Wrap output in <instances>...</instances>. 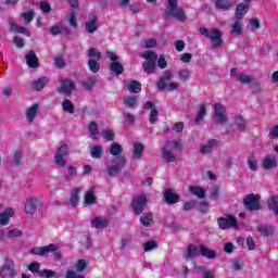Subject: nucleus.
I'll return each mask as SVG.
<instances>
[{
  "instance_id": "nucleus-9",
  "label": "nucleus",
  "mask_w": 278,
  "mask_h": 278,
  "mask_svg": "<svg viewBox=\"0 0 278 278\" xmlns=\"http://www.w3.org/2000/svg\"><path fill=\"white\" fill-rule=\"evenodd\" d=\"M217 225L219 229L227 230V229H238V219L235 218L233 215L228 214L226 217H218Z\"/></svg>"
},
{
  "instance_id": "nucleus-52",
  "label": "nucleus",
  "mask_w": 278,
  "mask_h": 278,
  "mask_svg": "<svg viewBox=\"0 0 278 278\" xmlns=\"http://www.w3.org/2000/svg\"><path fill=\"white\" fill-rule=\"evenodd\" d=\"M13 164L15 166H23V153L21 151H15L13 154Z\"/></svg>"
},
{
  "instance_id": "nucleus-20",
  "label": "nucleus",
  "mask_w": 278,
  "mask_h": 278,
  "mask_svg": "<svg viewBox=\"0 0 278 278\" xmlns=\"http://www.w3.org/2000/svg\"><path fill=\"white\" fill-rule=\"evenodd\" d=\"M263 168L270 170V168H277V156L275 154H267L263 159Z\"/></svg>"
},
{
  "instance_id": "nucleus-18",
  "label": "nucleus",
  "mask_w": 278,
  "mask_h": 278,
  "mask_svg": "<svg viewBox=\"0 0 278 278\" xmlns=\"http://www.w3.org/2000/svg\"><path fill=\"white\" fill-rule=\"evenodd\" d=\"M110 225V220L103 216H96L91 219L92 229H105Z\"/></svg>"
},
{
  "instance_id": "nucleus-49",
  "label": "nucleus",
  "mask_w": 278,
  "mask_h": 278,
  "mask_svg": "<svg viewBox=\"0 0 278 278\" xmlns=\"http://www.w3.org/2000/svg\"><path fill=\"white\" fill-rule=\"evenodd\" d=\"M21 17L24 20L25 25H29L34 21V10L22 13Z\"/></svg>"
},
{
  "instance_id": "nucleus-14",
  "label": "nucleus",
  "mask_w": 278,
  "mask_h": 278,
  "mask_svg": "<svg viewBox=\"0 0 278 278\" xmlns=\"http://www.w3.org/2000/svg\"><path fill=\"white\" fill-rule=\"evenodd\" d=\"M14 262H5L0 269V278H14Z\"/></svg>"
},
{
  "instance_id": "nucleus-12",
  "label": "nucleus",
  "mask_w": 278,
  "mask_h": 278,
  "mask_svg": "<svg viewBox=\"0 0 278 278\" xmlns=\"http://www.w3.org/2000/svg\"><path fill=\"white\" fill-rule=\"evenodd\" d=\"M214 110V116H215V123L218 125H227L228 119H227V109L222 103H215L213 105Z\"/></svg>"
},
{
  "instance_id": "nucleus-51",
  "label": "nucleus",
  "mask_w": 278,
  "mask_h": 278,
  "mask_svg": "<svg viewBox=\"0 0 278 278\" xmlns=\"http://www.w3.org/2000/svg\"><path fill=\"white\" fill-rule=\"evenodd\" d=\"M220 198V188L218 186H213L210 193V199L212 201H218Z\"/></svg>"
},
{
  "instance_id": "nucleus-30",
  "label": "nucleus",
  "mask_w": 278,
  "mask_h": 278,
  "mask_svg": "<svg viewBox=\"0 0 278 278\" xmlns=\"http://www.w3.org/2000/svg\"><path fill=\"white\" fill-rule=\"evenodd\" d=\"M127 90L131 92L132 94H139V92H142V84L138 80H131L127 86Z\"/></svg>"
},
{
  "instance_id": "nucleus-36",
  "label": "nucleus",
  "mask_w": 278,
  "mask_h": 278,
  "mask_svg": "<svg viewBox=\"0 0 278 278\" xmlns=\"http://www.w3.org/2000/svg\"><path fill=\"white\" fill-rule=\"evenodd\" d=\"M110 71L114 73V75H123V73H125V67L121 62L116 61L110 64Z\"/></svg>"
},
{
  "instance_id": "nucleus-10",
  "label": "nucleus",
  "mask_w": 278,
  "mask_h": 278,
  "mask_svg": "<svg viewBox=\"0 0 278 278\" xmlns=\"http://www.w3.org/2000/svg\"><path fill=\"white\" fill-rule=\"evenodd\" d=\"M76 88L77 86L73 79L63 78L61 80V86L56 88V92H59V94H64L65 97H71Z\"/></svg>"
},
{
  "instance_id": "nucleus-16",
  "label": "nucleus",
  "mask_w": 278,
  "mask_h": 278,
  "mask_svg": "<svg viewBox=\"0 0 278 278\" xmlns=\"http://www.w3.org/2000/svg\"><path fill=\"white\" fill-rule=\"evenodd\" d=\"M163 197L167 205H175V203H179V194L173 192V189L170 188L164 190Z\"/></svg>"
},
{
  "instance_id": "nucleus-45",
  "label": "nucleus",
  "mask_w": 278,
  "mask_h": 278,
  "mask_svg": "<svg viewBox=\"0 0 278 278\" xmlns=\"http://www.w3.org/2000/svg\"><path fill=\"white\" fill-rule=\"evenodd\" d=\"M87 64L91 73H99L101 71V64L94 59H89Z\"/></svg>"
},
{
  "instance_id": "nucleus-17",
  "label": "nucleus",
  "mask_w": 278,
  "mask_h": 278,
  "mask_svg": "<svg viewBox=\"0 0 278 278\" xmlns=\"http://www.w3.org/2000/svg\"><path fill=\"white\" fill-rule=\"evenodd\" d=\"M26 64L29 68H38L40 66V62L38 61V56L36 55V51L29 50L25 55Z\"/></svg>"
},
{
  "instance_id": "nucleus-19",
  "label": "nucleus",
  "mask_w": 278,
  "mask_h": 278,
  "mask_svg": "<svg viewBox=\"0 0 278 278\" xmlns=\"http://www.w3.org/2000/svg\"><path fill=\"white\" fill-rule=\"evenodd\" d=\"M162 157H163L164 162H166L167 164H173V163L177 162V155H175L173 153V149L169 148L168 146H165L162 149Z\"/></svg>"
},
{
  "instance_id": "nucleus-2",
  "label": "nucleus",
  "mask_w": 278,
  "mask_h": 278,
  "mask_svg": "<svg viewBox=\"0 0 278 278\" xmlns=\"http://www.w3.org/2000/svg\"><path fill=\"white\" fill-rule=\"evenodd\" d=\"M199 31L202 36H205V38L211 40V47L213 49H218V47L225 45V41L223 40V30L220 28L207 29L205 27H200Z\"/></svg>"
},
{
  "instance_id": "nucleus-58",
  "label": "nucleus",
  "mask_w": 278,
  "mask_h": 278,
  "mask_svg": "<svg viewBox=\"0 0 278 278\" xmlns=\"http://www.w3.org/2000/svg\"><path fill=\"white\" fill-rule=\"evenodd\" d=\"M165 146L168 147L169 149H181V140H172V141H166Z\"/></svg>"
},
{
  "instance_id": "nucleus-54",
  "label": "nucleus",
  "mask_w": 278,
  "mask_h": 278,
  "mask_svg": "<svg viewBox=\"0 0 278 278\" xmlns=\"http://www.w3.org/2000/svg\"><path fill=\"white\" fill-rule=\"evenodd\" d=\"M75 268L77 273H84V270L88 268V263L86 262V260L80 258L77 261Z\"/></svg>"
},
{
  "instance_id": "nucleus-62",
  "label": "nucleus",
  "mask_w": 278,
  "mask_h": 278,
  "mask_svg": "<svg viewBox=\"0 0 278 278\" xmlns=\"http://www.w3.org/2000/svg\"><path fill=\"white\" fill-rule=\"evenodd\" d=\"M102 136H103V138H105L108 140V142H112V140H114V131L113 130L104 129L102 131Z\"/></svg>"
},
{
  "instance_id": "nucleus-28",
  "label": "nucleus",
  "mask_w": 278,
  "mask_h": 278,
  "mask_svg": "<svg viewBox=\"0 0 278 278\" xmlns=\"http://www.w3.org/2000/svg\"><path fill=\"white\" fill-rule=\"evenodd\" d=\"M139 223L143 225V227H151L153 225V213L147 212L141 215L139 218Z\"/></svg>"
},
{
  "instance_id": "nucleus-61",
  "label": "nucleus",
  "mask_w": 278,
  "mask_h": 278,
  "mask_svg": "<svg viewBox=\"0 0 278 278\" xmlns=\"http://www.w3.org/2000/svg\"><path fill=\"white\" fill-rule=\"evenodd\" d=\"M38 275L40 277L51 278V277H55V271H53L51 269H42V270L38 271Z\"/></svg>"
},
{
  "instance_id": "nucleus-44",
  "label": "nucleus",
  "mask_w": 278,
  "mask_h": 278,
  "mask_svg": "<svg viewBox=\"0 0 278 278\" xmlns=\"http://www.w3.org/2000/svg\"><path fill=\"white\" fill-rule=\"evenodd\" d=\"M125 108H136L138 105V97L129 96L124 99Z\"/></svg>"
},
{
  "instance_id": "nucleus-3",
  "label": "nucleus",
  "mask_w": 278,
  "mask_h": 278,
  "mask_svg": "<svg viewBox=\"0 0 278 278\" xmlns=\"http://www.w3.org/2000/svg\"><path fill=\"white\" fill-rule=\"evenodd\" d=\"M29 253L31 255H39L40 257H45L46 255H49V253H53V257L56 262L62 260V251H60V248L54 243H50L46 247H35L29 251Z\"/></svg>"
},
{
  "instance_id": "nucleus-48",
  "label": "nucleus",
  "mask_w": 278,
  "mask_h": 278,
  "mask_svg": "<svg viewBox=\"0 0 278 278\" xmlns=\"http://www.w3.org/2000/svg\"><path fill=\"white\" fill-rule=\"evenodd\" d=\"M205 114H207V110L205 109V105H201L199 109L198 116L194 119L195 125H200L201 121L205 118Z\"/></svg>"
},
{
  "instance_id": "nucleus-29",
  "label": "nucleus",
  "mask_w": 278,
  "mask_h": 278,
  "mask_svg": "<svg viewBox=\"0 0 278 278\" xmlns=\"http://www.w3.org/2000/svg\"><path fill=\"white\" fill-rule=\"evenodd\" d=\"M215 8L216 10H223V12H228V10H231V8H233V3H231V1L229 0H216Z\"/></svg>"
},
{
  "instance_id": "nucleus-27",
  "label": "nucleus",
  "mask_w": 278,
  "mask_h": 278,
  "mask_svg": "<svg viewBox=\"0 0 278 278\" xmlns=\"http://www.w3.org/2000/svg\"><path fill=\"white\" fill-rule=\"evenodd\" d=\"M142 155H144V144L140 142L134 143L132 160H142Z\"/></svg>"
},
{
  "instance_id": "nucleus-7",
  "label": "nucleus",
  "mask_w": 278,
  "mask_h": 278,
  "mask_svg": "<svg viewBox=\"0 0 278 278\" xmlns=\"http://www.w3.org/2000/svg\"><path fill=\"white\" fill-rule=\"evenodd\" d=\"M147 203H149V199L147 194H139L137 198L132 199L131 207L136 216H140L142 212H144V207H147Z\"/></svg>"
},
{
  "instance_id": "nucleus-32",
  "label": "nucleus",
  "mask_w": 278,
  "mask_h": 278,
  "mask_svg": "<svg viewBox=\"0 0 278 278\" xmlns=\"http://www.w3.org/2000/svg\"><path fill=\"white\" fill-rule=\"evenodd\" d=\"M197 251H198V248L194 244H189L187 247V251L185 253V257L187 262H192L194 257H197Z\"/></svg>"
},
{
  "instance_id": "nucleus-35",
  "label": "nucleus",
  "mask_w": 278,
  "mask_h": 278,
  "mask_svg": "<svg viewBox=\"0 0 278 278\" xmlns=\"http://www.w3.org/2000/svg\"><path fill=\"white\" fill-rule=\"evenodd\" d=\"M244 26V23H242V20L235 18V22L232 24V28L230 30L231 34H235V36L242 35V27Z\"/></svg>"
},
{
  "instance_id": "nucleus-4",
  "label": "nucleus",
  "mask_w": 278,
  "mask_h": 278,
  "mask_svg": "<svg viewBox=\"0 0 278 278\" xmlns=\"http://www.w3.org/2000/svg\"><path fill=\"white\" fill-rule=\"evenodd\" d=\"M173 79V74L170 72H165L161 77L157 78L155 81L156 88L160 92H163V90H168V92H173V90H177L179 88L178 83H168Z\"/></svg>"
},
{
  "instance_id": "nucleus-60",
  "label": "nucleus",
  "mask_w": 278,
  "mask_h": 278,
  "mask_svg": "<svg viewBox=\"0 0 278 278\" xmlns=\"http://www.w3.org/2000/svg\"><path fill=\"white\" fill-rule=\"evenodd\" d=\"M63 29H66L63 25H55L50 28V34H52V36H60Z\"/></svg>"
},
{
  "instance_id": "nucleus-42",
  "label": "nucleus",
  "mask_w": 278,
  "mask_h": 278,
  "mask_svg": "<svg viewBox=\"0 0 278 278\" xmlns=\"http://www.w3.org/2000/svg\"><path fill=\"white\" fill-rule=\"evenodd\" d=\"M109 153H111L113 156H118L122 155L123 153V147L119 146V143H111L110 148H109Z\"/></svg>"
},
{
  "instance_id": "nucleus-41",
  "label": "nucleus",
  "mask_w": 278,
  "mask_h": 278,
  "mask_svg": "<svg viewBox=\"0 0 278 278\" xmlns=\"http://www.w3.org/2000/svg\"><path fill=\"white\" fill-rule=\"evenodd\" d=\"M84 203L85 205H94V203H97V197L94 195V191H87V193L85 194Z\"/></svg>"
},
{
  "instance_id": "nucleus-13",
  "label": "nucleus",
  "mask_w": 278,
  "mask_h": 278,
  "mask_svg": "<svg viewBox=\"0 0 278 278\" xmlns=\"http://www.w3.org/2000/svg\"><path fill=\"white\" fill-rule=\"evenodd\" d=\"M37 207H42V201H40V199L36 197L26 199V204L24 206L26 214L34 216Z\"/></svg>"
},
{
  "instance_id": "nucleus-6",
  "label": "nucleus",
  "mask_w": 278,
  "mask_h": 278,
  "mask_svg": "<svg viewBox=\"0 0 278 278\" xmlns=\"http://www.w3.org/2000/svg\"><path fill=\"white\" fill-rule=\"evenodd\" d=\"M113 164L106 168V173L109 177H118L121 170L127 166V159L125 156H118L113 160Z\"/></svg>"
},
{
  "instance_id": "nucleus-25",
  "label": "nucleus",
  "mask_w": 278,
  "mask_h": 278,
  "mask_svg": "<svg viewBox=\"0 0 278 278\" xmlns=\"http://www.w3.org/2000/svg\"><path fill=\"white\" fill-rule=\"evenodd\" d=\"M38 108H40V104H38V102H36L26 110V118H27L28 123H30V124L34 123V118H36V116H38Z\"/></svg>"
},
{
  "instance_id": "nucleus-8",
  "label": "nucleus",
  "mask_w": 278,
  "mask_h": 278,
  "mask_svg": "<svg viewBox=\"0 0 278 278\" xmlns=\"http://www.w3.org/2000/svg\"><path fill=\"white\" fill-rule=\"evenodd\" d=\"M243 205L250 212H257V210H262V206L260 205V195L255 193L247 194L243 200Z\"/></svg>"
},
{
  "instance_id": "nucleus-15",
  "label": "nucleus",
  "mask_w": 278,
  "mask_h": 278,
  "mask_svg": "<svg viewBox=\"0 0 278 278\" xmlns=\"http://www.w3.org/2000/svg\"><path fill=\"white\" fill-rule=\"evenodd\" d=\"M98 18L97 13H91L89 21L85 24L87 34H94V31L99 29V22H97Z\"/></svg>"
},
{
  "instance_id": "nucleus-5",
  "label": "nucleus",
  "mask_w": 278,
  "mask_h": 278,
  "mask_svg": "<svg viewBox=\"0 0 278 278\" xmlns=\"http://www.w3.org/2000/svg\"><path fill=\"white\" fill-rule=\"evenodd\" d=\"M141 58L146 60L142 63V68L148 75H153V70L157 66V54L154 51L147 50L141 54Z\"/></svg>"
},
{
  "instance_id": "nucleus-22",
  "label": "nucleus",
  "mask_w": 278,
  "mask_h": 278,
  "mask_svg": "<svg viewBox=\"0 0 278 278\" xmlns=\"http://www.w3.org/2000/svg\"><path fill=\"white\" fill-rule=\"evenodd\" d=\"M218 144H220V141L218 139H210L207 143L201 147L200 152L204 155H207V153H212V150L216 149Z\"/></svg>"
},
{
  "instance_id": "nucleus-38",
  "label": "nucleus",
  "mask_w": 278,
  "mask_h": 278,
  "mask_svg": "<svg viewBox=\"0 0 278 278\" xmlns=\"http://www.w3.org/2000/svg\"><path fill=\"white\" fill-rule=\"evenodd\" d=\"M274 230L275 228H273V226L260 225L257 227V231L261 233V236H264V238H268V236H273Z\"/></svg>"
},
{
  "instance_id": "nucleus-57",
  "label": "nucleus",
  "mask_w": 278,
  "mask_h": 278,
  "mask_svg": "<svg viewBox=\"0 0 278 278\" xmlns=\"http://www.w3.org/2000/svg\"><path fill=\"white\" fill-rule=\"evenodd\" d=\"M94 78H87L86 80H84L81 83L83 88H85V90H92L94 88Z\"/></svg>"
},
{
  "instance_id": "nucleus-23",
  "label": "nucleus",
  "mask_w": 278,
  "mask_h": 278,
  "mask_svg": "<svg viewBox=\"0 0 278 278\" xmlns=\"http://www.w3.org/2000/svg\"><path fill=\"white\" fill-rule=\"evenodd\" d=\"M14 216V208L8 207L0 213V225H10L11 218Z\"/></svg>"
},
{
  "instance_id": "nucleus-47",
  "label": "nucleus",
  "mask_w": 278,
  "mask_h": 278,
  "mask_svg": "<svg viewBox=\"0 0 278 278\" xmlns=\"http://www.w3.org/2000/svg\"><path fill=\"white\" fill-rule=\"evenodd\" d=\"M248 166L250 170H257L260 166L257 165V159H255L254 154L248 156Z\"/></svg>"
},
{
  "instance_id": "nucleus-56",
  "label": "nucleus",
  "mask_w": 278,
  "mask_h": 278,
  "mask_svg": "<svg viewBox=\"0 0 278 278\" xmlns=\"http://www.w3.org/2000/svg\"><path fill=\"white\" fill-rule=\"evenodd\" d=\"M235 125H237L238 129H241V131H244V129H247V122H244V118L241 115L236 117Z\"/></svg>"
},
{
  "instance_id": "nucleus-40",
  "label": "nucleus",
  "mask_w": 278,
  "mask_h": 278,
  "mask_svg": "<svg viewBox=\"0 0 278 278\" xmlns=\"http://www.w3.org/2000/svg\"><path fill=\"white\" fill-rule=\"evenodd\" d=\"M88 129L92 140H97V136H99V126L97 125V122H89Z\"/></svg>"
},
{
  "instance_id": "nucleus-31",
  "label": "nucleus",
  "mask_w": 278,
  "mask_h": 278,
  "mask_svg": "<svg viewBox=\"0 0 278 278\" xmlns=\"http://www.w3.org/2000/svg\"><path fill=\"white\" fill-rule=\"evenodd\" d=\"M236 81H239V84H242L243 86H249L253 84V76L240 73L236 76Z\"/></svg>"
},
{
  "instance_id": "nucleus-34",
  "label": "nucleus",
  "mask_w": 278,
  "mask_h": 278,
  "mask_svg": "<svg viewBox=\"0 0 278 278\" xmlns=\"http://www.w3.org/2000/svg\"><path fill=\"white\" fill-rule=\"evenodd\" d=\"M189 191L191 194H194V197H198V199H205V189L200 186H189Z\"/></svg>"
},
{
  "instance_id": "nucleus-59",
  "label": "nucleus",
  "mask_w": 278,
  "mask_h": 278,
  "mask_svg": "<svg viewBox=\"0 0 278 278\" xmlns=\"http://www.w3.org/2000/svg\"><path fill=\"white\" fill-rule=\"evenodd\" d=\"M23 236V230L18 228H13L8 231V238H21Z\"/></svg>"
},
{
  "instance_id": "nucleus-1",
  "label": "nucleus",
  "mask_w": 278,
  "mask_h": 278,
  "mask_svg": "<svg viewBox=\"0 0 278 278\" xmlns=\"http://www.w3.org/2000/svg\"><path fill=\"white\" fill-rule=\"evenodd\" d=\"M167 4L164 11L165 16H172L179 23H186L188 15L184 8H179V2L177 0H167Z\"/></svg>"
},
{
  "instance_id": "nucleus-50",
  "label": "nucleus",
  "mask_w": 278,
  "mask_h": 278,
  "mask_svg": "<svg viewBox=\"0 0 278 278\" xmlns=\"http://www.w3.org/2000/svg\"><path fill=\"white\" fill-rule=\"evenodd\" d=\"M160 116V111H157V108H153L150 111L149 122L151 125H155L157 123V117Z\"/></svg>"
},
{
  "instance_id": "nucleus-33",
  "label": "nucleus",
  "mask_w": 278,
  "mask_h": 278,
  "mask_svg": "<svg viewBox=\"0 0 278 278\" xmlns=\"http://www.w3.org/2000/svg\"><path fill=\"white\" fill-rule=\"evenodd\" d=\"M47 84H49V78L47 76H43L33 81V87L35 88V90L40 92V90H42L45 86H47Z\"/></svg>"
},
{
  "instance_id": "nucleus-46",
  "label": "nucleus",
  "mask_w": 278,
  "mask_h": 278,
  "mask_svg": "<svg viewBox=\"0 0 278 278\" xmlns=\"http://www.w3.org/2000/svg\"><path fill=\"white\" fill-rule=\"evenodd\" d=\"M81 190L79 188H75L74 192L71 194L70 201L72 203V207H77V203H79V194Z\"/></svg>"
},
{
  "instance_id": "nucleus-63",
  "label": "nucleus",
  "mask_w": 278,
  "mask_h": 278,
  "mask_svg": "<svg viewBox=\"0 0 278 278\" xmlns=\"http://www.w3.org/2000/svg\"><path fill=\"white\" fill-rule=\"evenodd\" d=\"M28 270H29L30 273H34V274L40 273V263H38V262H33V263H30V264L28 265Z\"/></svg>"
},
{
  "instance_id": "nucleus-64",
  "label": "nucleus",
  "mask_w": 278,
  "mask_h": 278,
  "mask_svg": "<svg viewBox=\"0 0 278 278\" xmlns=\"http://www.w3.org/2000/svg\"><path fill=\"white\" fill-rule=\"evenodd\" d=\"M198 270H202L203 278H214V273H212V270H206L205 266H199Z\"/></svg>"
},
{
  "instance_id": "nucleus-39",
  "label": "nucleus",
  "mask_w": 278,
  "mask_h": 278,
  "mask_svg": "<svg viewBox=\"0 0 278 278\" xmlns=\"http://www.w3.org/2000/svg\"><path fill=\"white\" fill-rule=\"evenodd\" d=\"M10 31H15L16 34H24L28 38H29V36H31V33L29 30H27L25 27L20 26L17 24H11Z\"/></svg>"
},
{
  "instance_id": "nucleus-26",
  "label": "nucleus",
  "mask_w": 278,
  "mask_h": 278,
  "mask_svg": "<svg viewBox=\"0 0 278 278\" xmlns=\"http://www.w3.org/2000/svg\"><path fill=\"white\" fill-rule=\"evenodd\" d=\"M267 207L269 212H273L275 218L278 216V195H271L267 200Z\"/></svg>"
},
{
  "instance_id": "nucleus-11",
  "label": "nucleus",
  "mask_w": 278,
  "mask_h": 278,
  "mask_svg": "<svg viewBox=\"0 0 278 278\" xmlns=\"http://www.w3.org/2000/svg\"><path fill=\"white\" fill-rule=\"evenodd\" d=\"M68 153H71V148L68 144L61 146L54 155V164H56V166H61V168H64V166H66V160H64V157H66Z\"/></svg>"
},
{
  "instance_id": "nucleus-24",
  "label": "nucleus",
  "mask_w": 278,
  "mask_h": 278,
  "mask_svg": "<svg viewBox=\"0 0 278 278\" xmlns=\"http://www.w3.org/2000/svg\"><path fill=\"white\" fill-rule=\"evenodd\" d=\"M198 249H199L200 255H202V257H205L206 260H215L216 251L210 250L204 244L199 245Z\"/></svg>"
},
{
  "instance_id": "nucleus-43",
  "label": "nucleus",
  "mask_w": 278,
  "mask_h": 278,
  "mask_svg": "<svg viewBox=\"0 0 278 278\" xmlns=\"http://www.w3.org/2000/svg\"><path fill=\"white\" fill-rule=\"evenodd\" d=\"M62 108L64 112H67V114H75V106L71 100L64 99L62 102Z\"/></svg>"
},
{
  "instance_id": "nucleus-21",
  "label": "nucleus",
  "mask_w": 278,
  "mask_h": 278,
  "mask_svg": "<svg viewBox=\"0 0 278 278\" xmlns=\"http://www.w3.org/2000/svg\"><path fill=\"white\" fill-rule=\"evenodd\" d=\"M249 4H245L244 2L239 3L235 10V18L242 21L244 15L249 13Z\"/></svg>"
},
{
  "instance_id": "nucleus-55",
  "label": "nucleus",
  "mask_w": 278,
  "mask_h": 278,
  "mask_svg": "<svg viewBox=\"0 0 278 278\" xmlns=\"http://www.w3.org/2000/svg\"><path fill=\"white\" fill-rule=\"evenodd\" d=\"M153 249H157L156 241L151 240V241H147L146 243H143V251H146V253H149V251H153Z\"/></svg>"
},
{
  "instance_id": "nucleus-53",
  "label": "nucleus",
  "mask_w": 278,
  "mask_h": 278,
  "mask_svg": "<svg viewBox=\"0 0 278 278\" xmlns=\"http://www.w3.org/2000/svg\"><path fill=\"white\" fill-rule=\"evenodd\" d=\"M88 56L91 58V60H101L102 55L101 52L99 50H97V48H90L88 51Z\"/></svg>"
},
{
  "instance_id": "nucleus-37",
  "label": "nucleus",
  "mask_w": 278,
  "mask_h": 278,
  "mask_svg": "<svg viewBox=\"0 0 278 278\" xmlns=\"http://www.w3.org/2000/svg\"><path fill=\"white\" fill-rule=\"evenodd\" d=\"M102 155H103V146L97 144L91 148L90 156L93 160H100V157H102Z\"/></svg>"
}]
</instances>
